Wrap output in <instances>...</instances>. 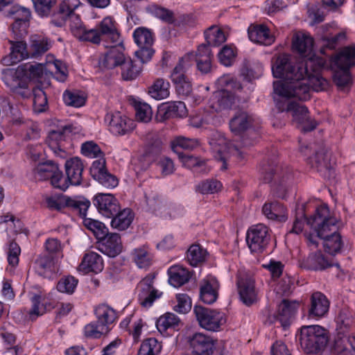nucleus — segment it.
<instances>
[{
	"label": "nucleus",
	"mask_w": 355,
	"mask_h": 355,
	"mask_svg": "<svg viewBox=\"0 0 355 355\" xmlns=\"http://www.w3.org/2000/svg\"><path fill=\"white\" fill-rule=\"evenodd\" d=\"M306 223L317 233L316 236L310 234L307 236L310 244L316 247L317 239H320L323 241L324 248L328 253L334 254L340 251L343 243L337 232V220L331 215L326 205L318 207L315 215L307 219Z\"/></svg>",
	"instance_id": "1"
},
{
	"label": "nucleus",
	"mask_w": 355,
	"mask_h": 355,
	"mask_svg": "<svg viewBox=\"0 0 355 355\" xmlns=\"http://www.w3.org/2000/svg\"><path fill=\"white\" fill-rule=\"evenodd\" d=\"M315 60L313 66L308 67V72L303 74L301 79L297 81L275 85V93L279 97H296L300 100L306 101L310 98L311 89L316 92L324 90L328 87V82L322 78L318 71L323 65L320 59Z\"/></svg>",
	"instance_id": "2"
},
{
	"label": "nucleus",
	"mask_w": 355,
	"mask_h": 355,
	"mask_svg": "<svg viewBox=\"0 0 355 355\" xmlns=\"http://www.w3.org/2000/svg\"><path fill=\"white\" fill-rule=\"evenodd\" d=\"M315 62L314 60H306L294 65L289 55L284 53L279 55L272 64V71L275 77L283 78L284 80L274 82L273 88L275 89V85L277 83H291L301 79L304 72H308V67L313 66Z\"/></svg>",
	"instance_id": "3"
},
{
	"label": "nucleus",
	"mask_w": 355,
	"mask_h": 355,
	"mask_svg": "<svg viewBox=\"0 0 355 355\" xmlns=\"http://www.w3.org/2000/svg\"><path fill=\"white\" fill-rule=\"evenodd\" d=\"M327 331L319 325L303 326L300 329V342L306 354H320L328 343Z\"/></svg>",
	"instance_id": "4"
},
{
	"label": "nucleus",
	"mask_w": 355,
	"mask_h": 355,
	"mask_svg": "<svg viewBox=\"0 0 355 355\" xmlns=\"http://www.w3.org/2000/svg\"><path fill=\"white\" fill-rule=\"evenodd\" d=\"M96 322H92L85 327V335L87 337L98 338L107 334L110 325L116 319V311L107 304H100L95 309Z\"/></svg>",
	"instance_id": "5"
},
{
	"label": "nucleus",
	"mask_w": 355,
	"mask_h": 355,
	"mask_svg": "<svg viewBox=\"0 0 355 355\" xmlns=\"http://www.w3.org/2000/svg\"><path fill=\"white\" fill-rule=\"evenodd\" d=\"M261 173L265 182L271 183L277 190L279 197H284L286 184L291 180L292 173L288 167H283L274 163H264Z\"/></svg>",
	"instance_id": "6"
},
{
	"label": "nucleus",
	"mask_w": 355,
	"mask_h": 355,
	"mask_svg": "<svg viewBox=\"0 0 355 355\" xmlns=\"http://www.w3.org/2000/svg\"><path fill=\"white\" fill-rule=\"evenodd\" d=\"M277 107L280 112L290 113L293 121L303 132L311 131L317 126V123L310 118L306 107L300 103L288 99L277 100Z\"/></svg>",
	"instance_id": "7"
},
{
	"label": "nucleus",
	"mask_w": 355,
	"mask_h": 355,
	"mask_svg": "<svg viewBox=\"0 0 355 355\" xmlns=\"http://www.w3.org/2000/svg\"><path fill=\"white\" fill-rule=\"evenodd\" d=\"M87 42L100 44L107 42L116 44L121 42L120 34L116 28L115 20L111 17H106L94 28L89 29L87 33Z\"/></svg>",
	"instance_id": "8"
},
{
	"label": "nucleus",
	"mask_w": 355,
	"mask_h": 355,
	"mask_svg": "<svg viewBox=\"0 0 355 355\" xmlns=\"http://www.w3.org/2000/svg\"><path fill=\"white\" fill-rule=\"evenodd\" d=\"M209 144L215 158L220 163V168L222 171L227 168V161L231 155L240 156L238 148L230 144L221 132H213L209 137Z\"/></svg>",
	"instance_id": "9"
},
{
	"label": "nucleus",
	"mask_w": 355,
	"mask_h": 355,
	"mask_svg": "<svg viewBox=\"0 0 355 355\" xmlns=\"http://www.w3.org/2000/svg\"><path fill=\"white\" fill-rule=\"evenodd\" d=\"M46 204L51 210L62 211L69 208L77 212L81 217L86 216L90 202L81 197L71 198L65 195L53 196L46 198Z\"/></svg>",
	"instance_id": "10"
},
{
	"label": "nucleus",
	"mask_w": 355,
	"mask_h": 355,
	"mask_svg": "<svg viewBox=\"0 0 355 355\" xmlns=\"http://www.w3.org/2000/svg\"><path fill=\"white\" fill-rule=\"evenodd\" d=\"M270 240L269 229L259 223L250 227L246 234V242L250 251L260 254L266 249Z\"/></svg>",
	"instance_id": "11"
},
{
	"label": "nucleus",
	"mask_w": 355,
	"mask_h": 355,
	"mask_svg": "<svg viewBox=\"0 0 355 355\" xmlns=\"http://www.w3.org/2000/svg\"><path fill=\"white\" fill-rule=\"evenodd\" d=\"M194 313L200 327L207 331H218L226 322L225 314L216 310L196 306Z\"/></svg>",
	"instance_id": "12"
},
{
	"label": "nucleus",
	"mask_w": 355,
	"mask_h": 355,
	"mask_svg": "<svg viewBox=\"0 0 355 355\" xmlns=\"http://www.w3.org/2000/svg\"><path fill=\"white\" fill-rule=\"evenodd\" d=\"M3 80L13 93L24 98L30 95V90L28 88V81L19 66L15 70L8 69L4 73Z\"/></svg>",
	"instance_id": "13"
},
{
	"label": "nucleus",
	"mask_w": 355,
	"mask_h": 355,
	"mask_svg": "<svg viewBox=\"0 0 355 355\" xmlns=\"http://www.w3.org/2000/svg\"><path fill=\"white\" fill-rule=\"evenodd\" d=\"M254 279L249 274L240 273L237 286L241 300L247 306H250L258 300V291L254 286Z\"/></svg>",
	"instance_id": "14"
},
{
	"label": "nucleus",
	"mask_w": 355,
	"mask_h": 355,
	"mask_svg": "<svg viewBox=\"0 0 355 355\" xmlns=\"http://www.w3.org/2000/svg\"><path fill=\"white\" fill-rule=\"evenodd\" d=\"M155 277V275L148 274L137 285L139 300L144 307L150 306L153 302L161 296L162 293L153 287Z\"/></svg>",
	"instance_id": "15"
},
{
	"label": "nucleus",
	"mask_w": 355,
	"mask_h": 355,
	"mask_svg": "<svg viewBox=\"0 0 355 355\" xmlns=\"http://www.w3.org/2000/svg\"><path fill=\"white\" fill-rule=\"evenodd\" d=\"M105 120L108 123L110 130L116 135H124L132 132L135 127L134 121L120 112H110Z\"/></svg>",
	"instance_id": "16"
},
{
	"label": "nucleus",
	"mask_w": 355,
	"mask_h": 355,
	"mask_svg": "<svg viewBox=\"0 0 355 355\" xmlns=\"http://www.w3.org/2000/svg\"><path fill=\"white\" fill-rule=\"evenodd\" d=\"M218 81L221 85H225L227 88L218 90L214 93V98L217 101L218 103V107L216 109L229 108L234 103V96L229 91V88H237L239 89L241 85L229 76L221 77Z\"/></svg>",
	"instance_id": "17"
},
{
	"label": "nucleus",
	"mask_w": 355,
	"mask_h": 355,
	"mask_svg": "<svg viewBox=\"0 0 355 355\" xmlns=\"http://www.w3.org/2000/svg\"><path fill=\"white\" fill-rule=\"evenodd\" d=\"M188 342L193 355H213L215 340L202 333H196L189 337Z\"/></svg>",
	"instance_id": "18"
},
{
	"label": "nucleus",
	"mask_w": 355,
	"mask_h": 355,
	"mask_svg": "<svg viewBox=\"0 0 355 355\" xmlns=\"http://www.w3.org/2000/svg\"><path fill=\"white\" fill-rule=\"evenodd\" d=\"M123 51L124 47L121 42L113 44V46H110V49L100 60V65L106 69H113L116 67H121L127 58L125 56Z\"/></svg>",
	"instance_id": "19"
},
{
	"label": "nucleus",
	"mask_w": 355,
	"mask_h": 355,
	"mask_svg": "<svg viewBox=\"0 0 355 355\" xmlns=\"http://www.w3.org/2000/svg\"><path fill=\"white\" fill-rule=\"evenodd\" d=\"M292 47L294 51L302 57L310 59H317L313 57V40L306 33L297 32L292 38Z\"/></svg>",
	"instance_id": "20"
},
{
	"label": "nucleus",
	"mask_w": 355,
	"mask_h": 355,
	"mask_svg": "<svg viewBox=\"0 0 355 355\" xmlns=\"http://www.w3.org/2000/svg\"><path fill=\"white\" fill-rule=\"evenodd\" d=\"M94 202L99 212L107 218H112L120 209L117 200L110 193H98Z\"/></svg>",
	"instance_id": "21"
},
{
	"label": "nucleus",
	"mask_w": 355,
	"mask_h": 355,
	"mask_svg": "<svg viewBox=\"0 0 355 355\" xmlns=\"http://www.w3.org/2000/svg\"><path fill=\"white\" fill-rule=\"evenodd\" d=\"M219 284L218 280L211 276H208L200 282V297L206 304H212L216 301L218 296Z\"/></svg>",
	"instance_id": "22"
},
{
	"label": "nucleus",
	"mask_w": 355,
	"mask_h": 355,
	"mask_svg": "<svg viewBox=\"0 0 355 355\" xmlns=\"http://www.w3.org/2000/svg\"><path fill=\"white\" fill-rule=\"evenodd\" d=\"M101 250L110 257H114L122 251V242L121 236L117 233L105 234V236L100 239Z\"/></svg>",
	"instance_id": "23"
},
{
	"label": "nucleus",
	"mask_w": 355,
	"mask_h": 355,
	"mask_svg": "<svg viewBox=\"0 0 355 355\" xmlns=\"http://www.w3.org/2000/svg\"><path fill=\"white\" fill-rule=\"evenodd\" d=\"M250 40L260 44L268 46L275 42V37L269 28L263 24L252 25L248 28Z\"/></svg>",
	"instance_id": "24"
},
{
	"label": "nucleus",
	"mask_w": 355,
	"mask_h": 355,
	"mask_svg": "<svg viewBox=\"0 0 355 355\" xmlns=\"http://www.w3.org/2000/svg\"><path fill=\"white\" fill-rule=\"evenodd\" d=\"M10 53L2 60L3 64L12 65L28 58L30 53L27 51L26 44L23 41L13 42L10 40Z\"/></svg>",
	"instance_id": "25"
},
{
	"label": "nucleus",
	"mask_w": 355,
	"mask_h": 355,
	"mask_svg": "<svg viewBox=\"0 0 355 355\" xmlns=\"http://www.w3.org/2000/svg\"><path fill=\"white\" fill-rule=\"evenodd\" d=\"M329 302L324 295L320 292L312 294L311 305L309 310V317L321 318L329 311Z\"/></svg>",
	"instance_id": "26"
},
{
	"label": "nucleus",
	"mask_w": 355,
	"mask_h": 355,
	"mask_svg": "<svg viewBox=\"0 0 355 355\" xmlns=\"http://www.w3.org/2000/svg\"><path fill=\"white\" fill-rule=\"evenodd\" d=\"M65 127L59 128L56 130H52L49 132L46 142L49 147L58 156L64 158L66 157L65 151L62 148V142L65 139Z\"/></svg>",
	"instance_id": "27"
},
{
	"label": "nucleus",
	"mask_w": 355,
	"mask_h": 355,
	"mask_svg": "<svg viewBox=\"0 0 355 355\" xmlns=\"http://www.w3.org/2000/svg\"><path fill=\"white\" fill-rule=\"evenodd\" d=\"M298 305L297 302L288 300H282L279 304L275 318L282 327H286L289 325L291 319L296 312Z\"/></svg>",
	"instance_id": "28"
},
{
	"label": "nucleus",
	"mask_w": 355,
	"mask_h": 355,
	"mask_svg": "<svg viewBox=\"0 0 355 355\" xmlns=\"http://www.w3.org/2000/svg\"><path fill=\"white\" fill-rule=\"evenodd\" d=\"M186 114L185 104L182 101H176L159 107L157 119L159 121H163L173 117H182Z\"/></svg>",
	"instance_id": "29"
},
{
	"label": "nucleus",
	"mask_w": 355,
	"mask_h": 355,
	"mask_svg": "<svg viewBox=\"0 0 355 355\" xmlns=\"http://www.w3.org/2000/svg\"><path fill=\"white\" fill-rule=\"evenodd\" d=\"M103 269V261L101 257L94 252L86 253L78 266V270L84 273L93 272L98 273Z\"/></svg>",
	"instance_id": "30"
},
{
	"label": "nucleus",
	"mask_w": 355,
	"mask_h": 355,
	"mask_svg": "<svg viewBox=\"0 0 355 355\" xmlns=\"http://www.w3.org/2000/svg\"><path fill=\"white\" fill-rule=\"evenodd\" d=\"M83 164L78 157H73L65 162V172L71 185H79L82 180Z\"/></svg>",
	"instance_id": "31"
},
{
	"label": "nucleus",
	"mask_w": 355,
	"mask_h": 355,
	"mask_svg": "<svg viewBox=\"0 0 355 355\" xmlns=\"http://www.w3.org/2000/svg\"><path fill=\"white\" fill-rule=\"evenodd\" d=\"M8 16L12 17L15 22L12 25V30L17 36L21 37L23 33L20 30L19 33L17 31L21 26H26V22L31 17V12L28 9L19 6H12L8 11Z\"/></svg>",
	"instance_id": "32"
},
{
	"label": "nucleus",
	"mask_w": 355,
	"mask_h": 355,
	"mask_svg": "<svg viewBox=\"0 0 355 355\" xmlns=\"http://www.w3.org/2000/svg\"><path fill=\"white\" fill-rule=\"evenodd\" d=\"M333 65L336 70L349 71L351 67L355 65V45L344 48L334 59Z\"/></svg>",
	"instance_id": "33"
},
{
	"label": "nucleus",
	"mask_w": 355,
	"mask_h": 355,
	"mask_svg": "<svg viewBox=\"0 0 355 355\" xmlns=\"http://www.w3.org/2000/svg\"><path fill=\"white\" fill-rule=\"evenodd\" d=\"M212 54L209 46L201 44L198 46L193 60L196 62L198 69L202 73H207L211 69Z\"/></svg>",
	"instance_id": "34"
},
{
	"label": "nucleus",
	"mask_w": 355,
	"mask_h": 355,
	"mask_svg": "<svg viewBox=\"0 0 355 355\" xmlns=\"http://www.w3.org/2000/svg\"><path fill=\"white\" fill-rule=\"evenodd\" d=\"M252 117L245 112H238L230 122L231 130L235 134L248 129L252 123Z\"/></svg>",
	"instance_id": "35"
},
{
	"label": "nucleus",
	"mask_w": 355,
	"mask_h": 355,
	"mask_svg": "<svg viewBox=\"0 0 355 355\" xmlns=\"http://www.w3.org/2000/svg\"><path fill=\"white\" fill-rule=\"evenodd\" d=\"M168 273L169 275L168 282L174 287H180L187 283L190 279V272L184 268L175 265L171 266Z\"/></svg>",
	"instance_id": "36"
},
{
	"label": "nucleus",
	"mask_w": 355,
	"mask_h": 355,
	"mask_svg": "<svg viewBox=\"0 0 355 355\" xmlns=\"http://www.w3.org/2000/svg\"><path fill=\"white\" fill-rule=\"evenodd\" d=\"M263 214L270 220L285 221L286 210L279 202H266L262 208Z\"/></svg>",
	"instance_id": "37"
},
{
	"label": "nucleus",
	"mask_w": 355,
	"mask_h": 355,
	"mask_svg": "<svg viewBox=\"0 0 355 355\" xmlns=\"http://www.w3.org/2000/svg\"><path fill=\"white\" fill-rule=\"evenodd\" d=\"M56 259L46 254L38 256L35 261V270L42 276H48L55 270V261Z\"/></svg>",
	"instance_id": "38"
},
{
	"label": "nucleus",
	"mask_w": 355,
	"mask_h": 355,
	"mask_svg": "<svg viewBox=\"0 0 355 355\" xmlns=\"http://www.w3.org/2000/svg\"><path fill=\"white\" fill-rule=\"evenodd\" d=\"M169 87L170 84L168 81L163 78H157L148 87V94L156 100H162L169 96Z\"/></svg>",
	"instance_id": "39"
},
{
	"label": "nucleus",
	"mask_w": 355,
	"mask_h": 355,
	"mask_svg": "<svg viewBox=\"0 0 355 355\" xmlns=\"http://www.w3.org/2000/svg\"><path fill=\"white\" fill-rule=\"evenodd\" d=\"M58 165L52 161L39 164L34 169V175L37 180L52 179L58 171Z\"/></svg>",
	"instance_id": "40"
},
{
	"label": "nucleus",
	"mask_w": 355,
	"mask_h": 355,
	"mask_svg": "<svg viewBox=\"0 0 355 355\" xmlns=\"http://www.w3.org/2000/svg\"><path fill=\"white\" fill-rule=\"evenodd\" d=\"M121 69V77L124 80H132L135 79L141 71V63L132 60L127 58L120 67Z\"/></svg>",
	"instance_id": "41"
},
{
	"label": "nucleus",
	"mask_w": 355,
	"mask_h": 355,
	"mask_svg": "<svg viewBox=\"0 0 355 355\" xmlns=\"http://www.w3.org/2000/svg\"><path fill=\"white\" fill-rule=\"evenodd\" d=\"M30 54L32 57H37L46 52L51 47V42L46 37L35 35L31 37Z\"/></svg>",
	"instance_id": "42"
},
{
	"label": "nucleus",
	"mask_w": 355,
	"mask_h": 355,
	"mask_svg": "<svg viewBox=\"0 0 355 355\" xmlns=\"http://www.w3.org/2000/svg\"><path fill=\"white\" fill-rule=\"evenodd\" d=\"M132 255L135 263L140 268H146L153 263V257L145 247L135 248Z\"/></svg>",
	"instance_id": "43"
},
{
	"label": "nucleus",
	"mask_w": 355,
	"mask_h": 355,
	"mask_svg": "<svg viewBox=\"0 0 355 355\" xmlns=\"http://www.w3.org/2000/svg\"><path fill=\"white\" fill-rule=\"evenodd\" d=\"M207 252L200 245H191L187 250V259L192 266H197L205 261Z\"/></svg>",
	"instance_id": "44"
},
{
	"label": "nucleus",
	"mask_w": 355,
	"mask_h": 355,
	"mask_svg": "<svg viewBox=\"0 0 355 355\" xmlns=\"http://www.w3.org/2000/svg\"><path fill=\"white\" fill-rule=\"evenodd\" d=\"M262 73V66L255 60H245L241 68V74L245 79L251 81L258 78Z\"/></svg>",
	"instance_id": "45"
},
{
	"label": "nucleus",
	"mask_w": 355,
	"mask_h": 355,
	"mask_svg": "<svg viewBox=\"0 0 355 355\" xmlns=\"http://www.w3.org/2000/svg\"><path fill=\"white\" fill-rule=\"evenodd\" d=\"M111 221V225L113 228L119 230H124L129 227L132 220L131 211L129 209H124L114 216Z\"/></svg>",
	"instance_id": "46"
},
{
	"label": "nucleus",
	"mask_w": 355,
	"mask_h": 355,
	"mask_svg": "<svg viewBox=\"0 0 355 355\" xmlns=\"http://www.w3.org/2000/svg\"><path fill=\"white\" fill-rule=\"evenodd\" d=\"M331 266L320 252L310 254L305 261V267L313 270H324Z\"/></svg>",
	"instance_id": "47"
},
{
	"label": "nucleus",
	"mask_w": 355,
	"mask_h": 355,
	"mask_svg": "<svg viewBox=\"0 0 355 355\" xmlns=\"http://www.w3.org/2000/svg\"><path fill=\"white\" fill-rule=\"evenodd\" d=\"M179 323L180 319L175 314L166 313L158 318L156 327L158 331L163 334L169 329H175Z\"/></svg>",
	"instance_id": "48"
},
{
	"label": "nucleus",
	"mask_w": 355,
	"mask_h": 355,
	"mask_svg": "<svg viewBox=\"0 0 355 355\" xmlns=\"http://www.w3.org/2000/svg\"><path fill=\"white\" fill-rule=\"evenodd\" d=\"M330 157V153L322 149L310 158V164L313 168H315L318 171L328 169L331 166Z\"/></svg>",
	"instance_id": "49"
},
{
	"label": "nucleus",
	"mask_w": 355,
	"mask_h": 355,
	"mask_svg": "<svg viewBox=\"0 0 355 355\" xmlns=\"http://www.w3.org/2000/svg\"><path fill=\"white\" fill-rule=\"evenodd\" d=\"M146 202L149 210L161 217L165 216V211L166 206L164 204V201L156 194L150 193L146 196Z\"/></svg>",
	"instance_id": "50"
},
{
	"label": "nucleus",
	"mask_w": 355,
	"mask_h": 355,
	"mask_svg": "<svg viewBox=\"0 0 355 355\" xmlns=\"http://www.w3.org/2000/svg\"><path fill=\"white\" fill-rule=\"evenodd\" d=\"M70 20V28L73 34L80 40L87 42L89 30L83 26L79 16L76 14L67 17Z\"/></svg>",
	"instance_id": "51"
},
{
	"label": "nucleus",
	"mask_w": 355,
	"mask_h": 355,
	"mask_svg": "<svg viewBox=\"0 0 355 355\" xmlns=\"http://www.w3.org/2000/svg\"><path fill=\"white\" fill-rule=\"evenodd\" d=\"M205 39L209 46H218L226 40V36L217 26H211L205 32Z\"/></svg>",
	"instance_id": "52"
},
{
	"label": "nucleus",
	"mask_w": 355,
	"mask_h": 355,
	"mask_svg": "<svg viewBox=\"0 0 355 355\" xmlns=\"http://www.w3.org/2000/svg\"><path fill=\"white\" fill-rule=\"evenodd\" d=\"M178 157L184 167L195 168L198 172H205V162L189 154L178 153Z\"/></svg>",
	"instance_id": "53"
},
{
	"label": "nucleus",
	"mask_w": 355,
	"mask_h": 355,
	"mask_svg": "<svg viewBox=\"0 0 355 355\" xmlns=\"http://www.w3.org/2000/svg\"><path fill=\"white\" fill-rule=\"evenodd\" d=\"M133 37L138 46L153 45L154 42L151 31L144 27L136 28L133 33Z\"/></svg>",
	"instance_id": "54"
},
{
	"label": "nucleus",
	"mask_w": 355,
	"mask_h": 355,
	"mask_svg": "<svg viewBox=\"0 0 355 355\" xmlns=\"http://www.w3.org/2000/svg\"><path fill=\"white\" fill-rule=\"evenodd\" d=\"M162 349V345L155 338L145 340L141 345L138 355H157Z\"/></svg>",
	"instance_id": "55"
},
{
	"label": "nucleus",
	"mask_w": 355,
	"mask_h": 355,
	"mask_svg": "<svg viewBox=\"0 0 355 355\" xmlns=\"http://www.w3.org/2000/svg\"><path fill=\"white\" fill-rule=\"evenodd\" d=\"M44 250L51 257H54L55 259L63 257V244L57 239L49 238L46 239L44 245Z\"/></svg>",
	"instance_id": "56"
},
{
	"label": "nucleus",
	"mask_w": 355,
	"mask_h": 355,
	"mask_svg": "<svg viewBox=\"0 0 355 355\" xmlns=\"http://www.w3.org/2000/svg\"><path fill=\"white\" fill-rule=\"evenodd\" d=\"M83 218H84L83 223L85 226L91 230L98 239L100 240L104 237L108 232L107 228L103 223L92 218H87L85 216Z\"/></svg>",
	"instance_id": "57"
},
{
	"label": "nucleus",
	"mask_w": 355,
	"mask_h": 355,
	"mask_svg": "<svg viewBox=\"0 0 355 355\" xmlns=\"http://www.w3.org/2000/svg\"><path fill=\"white\" fill-rule=\"evenodd\" d=\"M172 78L171 80L175 85V89L178 94L182 96H188L192 92V85L189 80L184 76H175Z\"/></svg>",
	"instance_id": "58"
},
{
	"label": "nucleus",
	"mask_w": 355,
	"mask_h": 355,
	"mask_svg": "<svg viewBox=\"0 0 355 355\" xmlns=\"http://www.w3.org/2000/svg\"><path fill=\"white\" fill-rule=\"evenodd\" d=\"M194 58V54L193 53H189L182 57L178 64L173 69L171 78H175V76H184L185 71L192 65V60Z\"/></svg>",
	"instance_id": "59"
},
{
	"label": "nucleus",
	"mask_w": 355,
	"mask_h": 355,
	"mask_svg": "<svg viewBox=\"0 0 355 355\" xmlns=\"http://www.w3.org/2000/svg\"><path fill=\"white\" fill-rule=\"evenodd\" d=\"M194 58V54L193 53H189L182 57L178 64L173 69L171 78H175V76H184L185 71L192 65V60Z\"/></svg>",
	"instance_id": "60"
},
{
	"label": "nucleus",
	"mask_w": 355,
	"mask_h": 355,
	"mask_svg": "<svg viewBox=\"0 0 355 355\" xmlns=\"http://www.w3.org/2000/svg\"><path fill=\"white\" fill-rule=\"evenodd\" d=\"M194 58V54L193 53H189L182 57L178 64L173 69L171 78H175V76H184L185 71L192 65V60Z\"/></svg>",
	"instance_id": "61"
},
{
	"label": "nucleus",
	"mask_w": 355,
	"mask_h": 355,
	"mask_svg": "<svg viewBox=\"0 0 355 355\" xmlns=\"http://www.w3.org/2000/svg\"><path fill=\"white\" fill-rule=\"evenodd\" d=\"M221 183L216 180H207L198 184L196 190L202 194L214 193L220 190Z\"/></svg>",
	"instance_id": "62"
},
{
	"label": "nucleus",
	"mask_w": 355,
	"mask_h": 355,
	"mask_svg": "<svg viewBox=\"0 0 355 355\" xmlns=\"http://www.w3.org/2000/svg\"><path fill=\"white\" fill-rule=\"evenodd\" d=\"M136 119L144 123H148L152 119L153 111L151 107L146 103H139L135 105Z\"/></svg>",
	"instance_id": "63"
},
{
	"label": "nucleus",
	"mask_w": 355,
	"mask_h": 355,
	"mask_svg": "<svg viewBox=\"0 0 355 355\" xmlns=\"http://www.w3.org/2000/svg\"><path fill=\"white\" fill-rule=\"evenodd\" d=\"M26 80L40 77L43 74L44 66L42 64H25L19 66Z\"/></svg>",
	"instance_id": "64"
}]
</instances>
